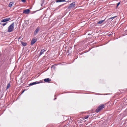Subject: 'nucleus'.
<instances>
[{"mask_svg":"<svg viewBox=\"0 0 127 127\" xmlns=\"http://www.w3.org/2000/svg\"><path fill=\"white\" fill-rule=\"evenodd\" d=\"M14 23H12L8 28L7 32H10L13 31L14 28Z\"/></svg>","mask_w":127,"mask_h":127,"instance_id":"nucleus-1","label":"nucleus"},{"mask_svg":"<svg viewBox=\"0 0 127 127\" xmlns=\"http://www.w3.org/2000/svg\"><path fill=\"white\" fill-rule=\"evenodd\" d=\"M76 6L75 3V2H73L70 4L68 7V9L69 10L73 9Z\"/></svg>","mask_w":127,"mask_h":127,"instance_id":"nucleus-2","label":"nucleus"},{"mask_svg":"<svg viewBox=\"0 0 127 127\" xmlns=\"http://www.w3.org/2000/svg\"><path fill=\"white\" fill-rule=\"evenodd\" d=\"M104 107V105L103 104H101L99 105L96 109L95 110L96 112L97 113L99 111L101 110Z\"/></svg>","mask_w":127,"mask_h":127,"instance_id":"nucleus-3","label":"nucleus"},{"mask_svg":"<svg viewBox=\"0 0 127 127\" xmlns=\"http://www.w3.org/2000/svg\"><path fill=\"white\" fill-rule=\"evenodd\" d=\"M42 82H41V81H39V82L36 81V82H34L32 83H30L29 84V85L30 86H32V85H34L35 84H36L40 83H41Z\"/></svg>","mask_w":127,"mask_h":127,"instance_id":"nucleus-4","label":"nucleus"},{"mask_svg":"<svg viewBox=\"0 0 127 127\" xmlns=\"http://www.w3.org/2000/svg\"><path fill=\"white\" fill-rule=\"evenodd\" d=\"M10 19V18L3 19L1 20V22H4L9 21Z\"/></svg>","mask_w":127,"mask_h":127,"instance_id":"nucleus-5","label":"nucleus"},{"mask_svg":"<svg viewBox=\"0 0 127 127\" xmlns=\"http://www.w3.org/2000/svg\"><path fill=\"white\" fill-rule=\"evenodd\" d=\"M30 12V10L28 9L24 10L23 13L25 14H28Z\"/></svg>","mask_w":127,"mask_h":127,"instance_id":"nucleus-6","label":"nucleus"},{"mask_svg":"<svg viewBox=\"0 0 127 127\" xmlns=\"http://www.w3.org/2000/svg\"><path fill=\"white\" fill-rule=\"evenodd\" d=\"M36 39H33L31 41V45H32L36 41Z\"/></svg>","mask_w":127,"mask_h":127,"instance_id":"nucleus-7","label":"nucleus"},{"mask_svg":"<svg viewBox=\"0 0 127 127\" xmlns=\"http://www.w3.org/2000/svg\"><path fill=\"white\" fill-rule=\"evenodd\" d=\"M39 28L38 27L36 29L35 31L34 32V33L35 35H36L37 33L39 30Z\"/></svg>","mask_w":127,"mask_h":127,"instance_id":"nucleus-8","label":"nucleus"},{"mask_svg":"<svg viewBox=\"0 0 127 127\" xmlns=\"http://www.w3.org/2000/svg\"><path fill=\"white\" fill-rule=\"evenodd\" d=\"M51 80L49 78H47L44 79V81L45 82L51 81Z\"/></svg>","mask_w":127,"mask_h":127,"instance_id":"nucleus-9","label":"nucleus"},{"mask_svg":"<svg viewBox=\"0 0 127 127\" xmlns=\"http://www.w3.org/2000/svg\"><path fill=\"white\" fill-rule=\"evenodd\" d=\"M46 51L45 50H44V49H42L41 51H40V55L39 56H40V55H42V54H43V53H44V52Z\"/></svg>","mask_w":127,"mask_h":127,"instance_id":"nucleus-10","label":"nucleus"},{"mask_svg":"<svg viewBox=\"0 0 127 127\" xmlns=\"http://www.w3.org/2000/svg\"><path fill=\"white\" fill-rule=\"evenodd\" d=\"M10 83H9L7 85V86L6 88V89L7 90L10 87Z\"/></svg>","mask_w":127,"mask_h":127,"instance_id":"nucleus-11","label":"nucleus"},{"mask_svg":"<svg viewBox=\"0 0 127 127\" xmlns=\"http://www.w3.org/2000/svg\"><path fill=\"white\" fill-rule=\"evenodd\" d=\"M13 4V3L10 2L8 5L9 7H11L12 6Z\"/></svg>","mask_w":127,"mask_h":127,"instance_id":"nucleus-12","label":"nucleus"},{"mask_svg":"<svg viewBox=\"0 0 127 127\" xmlns=\"http://www.w3.org/2000/svg\"><path fill=\"white\" fill-rule=\"evenodd\" d=\"M105 20H101L99 22H98L97 23L98 24H101L102 23L103 21Z\"/></svg>","mask_w":127,"mask_h":127,"instance_id":"nucleus-13","label":"nucleus"},{"mask_svg":"<svg viewBox=\"0 0 127 127\" xmlns=\"http://www.w3.org/2000/svg\"><path fill=\"white\" fill-rule=\"evenodd\" d=\"M21 44L23 45L24 46H26L27 45L26 43L23 42H21Z\"/></svg>","mask_w":127,"mask_h":127,"instance_id":"nucleus-14","label":"nucleus"},{"mask_svg":"<svg viewBox=\"0 0 127 127\" xmlns=\"http://www.w3.org/2000/svg\"><path fill=\"white\" fill-rule=\"evenodd\" d=\"M7 22H6V23H4L2 24H1V25H2L3 26H5V25H6L7 24Z\"/></svg>","mask_w":127,"mask_h":127,"instance_id":"nucleus-15","label":"nucleus"},{"mask_svg":"<svg viewBox=\"0 0 127 127\" xmlns=\"http://www.w3.org/2000/svg\"><path fill=\"white\" fill-rule=\"evenodd\" d=\"M116 16H115L112 17L111 18H109L108 19V20H110V19H113L114 18H115L116 17Z\"/></svg>","mask_w":127,"mask_h":127,"instance_id":"nucleus-16","label":"nucleus"},{"mask_svg":"<svg viewBox=\"0 0 127 127\" xmlns=\"http://www.w3.org/2000/svg\"><path fill=\"white\" fill-rule=\"evenodd\" d=\"M89 117V116L88 115H87V116H85L84 117V118H85V119H87Z\"/></svg>","mask_w":127,"mask_h":127,"instance_id":"nucleus-17","label":"nucleus"},{"mask_svg":"<svg viewBox=\"0 0 127 127\" xmlns=\"http://www.w3.org/2000/svg\"><path fill=\"white\" fill-rule=\"evenodd\" d=\"M66 3H64V4H62V5H59V6H58V8H60V7H61L62 6H63L64 4H65Z\"/></svg>","mask_w":127,"mask_h":127,"instance_id":"nucleus-18","label":"nucleus"},{"mask_svg":"<svg viewBox=\"0 0 127 127\" xmlns=\"http://www.w3.org/2000/svg\"><path fill=\"white\" fill-rule=\"evenodd\" d=\"M120 4V2H118L117 4V6H118Z\"/></svg>","mask_w":127,"mask_h":127,"instance_id":"nucleus-19","label":"nucleus"},{"mask_svg":"<svg viewBox=\"0 0 127 127\" xmlns=\"http://www.w3.org/2000/svg\"><path fill=\"white\" fill-rule=\"evenodd\" d=\"M21 1L22 2H25V0H21Z\"/></svg>","mask_w":127,"mask_h":127,"instance_id":"nucleus-20","label":"nucleus"},{"mask_svg":"<svg viewBox=\"0 0 127 127\" xmlns=\"http://www.w3.org/2000/svg\"><path fill=\"white\" fill-rule=\"evenodd\" d=\"M24 91H23V92H22V93H23V92H24Z\"/></svg>","mask_w":127,"mask_h":127,"instance_id":"nucleus-21","label":"nucleus"},{"mask_svg":"<svg viewBox=\"0 0 127 127\" xmlns=\"http://www.w3.org/2000/svg\"><path fill=\"white\" fill-rule=\"evenodd\" d=\"M88 35H90V34H88Z\"/></svg>","mask_w":127,"mask_h":127,"instance_id":"nucleus-22","label":"nucleus"},{"mask_svg":"<svg viewBox=\"0 0 127 127\" xmlns=\"http://www.w3.org/2000/svg\"><path fill=\"white\" fill-rule=\"evenodd\" d=\"M55 99H56V98H55L54 99V100H55Z\"/></svg>","mask_w":127,"mask_h":127,"instance_id":"nucleus-23","label":"nucleus"}]
</instances>
